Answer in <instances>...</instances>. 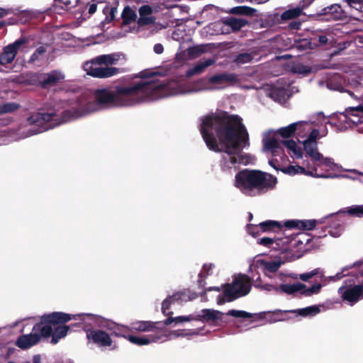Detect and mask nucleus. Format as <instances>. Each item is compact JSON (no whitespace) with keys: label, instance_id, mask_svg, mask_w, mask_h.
<instances>
[{"label":"nucleus","instance_id":"f257e3e1","mask_svg":"<svg viewBox=\"0 0 363 363\" xmlns=\"http://www.w3.org/2000/svg\"><path fill=\"white\" fill-rule=\"evenodd\" d=\"M63 92L57 93L45 105V112L32 113L16 131V139L22 140L43 133L57 125L104 108L129 106L141 103L138 82L116 89L108 88L94 91L93 98L86 96L67 101Z\"/></svg>","mask_w":363,"mask_h":363},{"label":"nucleus","instance_id":"f03ea898","mask_svg":"<svg viewBox=\"0 0 363 363\" xmlns=\"http://www.w3.org/2000/svg\"><path fill=\"white\" fill-rule=\"evenodd\" d=\"M201 133L207 147L213 151L221 152L220 167L230 173L240 164H253V155L243 152L250 146L248 133L237 115H228L217 111L202 118Z\"/></svg>","mask_w":363,"mask_h":363},{"label":"nucleus","instance_id":"7ed1b4c3","mask_svg":"<svg viewBox=\"0 0 363 363\" xmlns=\"http://www.w3.org/2000/svg\"><path fill=\"white\" fill-rule=\"evenodd\" d=\"M311 240V236L306 233L294 236L279 233L274 238L263 237L257 239V244L277 251L281 255L272 260L259 261L260 267L265 272H276L282 264L301 257L309 250Z\"/></svg>","mask_w":363,"mask_h":363},{"label":"nucleus","instance_id":"20e7f679","mask_svg":"<svg viewBox=\"0 0 363 363\" xmlns=\"http://www.w3.org/2000/svg\"><path fill=\"white\" fill-rule=\"evenodd\" d=\"M142 102H148L164 97L187 95V82L183 78H174L167 81L160 80L154 72L138 82Z\"/></svg>","mask_w":363,"mask_h":363},{"label":"nucleus","instance_id":"39448f33","mask_svg":"<svg viewBox=\"0 0 363 363\" xmlns=\"http://www.w3.org/2000/svg\"><path fill=\"white\" fill-rule=\"evenodd\" d=\"M277 182V178L268 173L245 169L235 175V186L243 194L255 196L272 190Z\"/></svg>","mask_w":363,"mask_h":363},{"label":"nucleus","instance_id":"423d86ee","mask_svg":"<svg viewBox=\"0 0 363 363\" xmlns=\"http://www.w3.org/2000/svg\"><path fill=\"white\" fill-rule=\"evenodd\" d=\"M72 319V315L62 312H52L40 317V323H36L29 334L21 335L16 340V345L23 350L37 345L42 337H50L55 323H67Z\"/></svg>","mask_w":363,"mask_h":363},{"label":"nucleus","instance_id":"0eeeda50","mask_svg":"<svg viewBox=\"0 0 363 363\" xmlns=\"http://www.w3.org/2000/svg\"><path fill=\"white\" fill-rule=\"evenodd\" d=\"M295 125L292 123L277 130H268L262 134V151L274 157L269 160V164L277 170L279 169V159L284 161L286 158L282 140L279 139V136L283 140L291 139L296 134Z\"/></svg>","mask_w":363,"mask_h":363},{"label":"nucleus","instance_id":"6e6552de","mask_svg":"<svg viewBox=\"0 0 363 363\" xmlns=\"http://www.w3.org/2000/svg\"><path fill=\"white\" fill-rule=\"evenodd\" d=\"M122 59H124V55L120 52L101 55L85 62L83 68L86 74L91 77L108 78L119 72V69L108 66L117 65Z\"/></svg>","mask_w":363,"mask_h":363},{"label":"nucleus","instance_id":"1a4fd4ad","mask_svg":"<svg viewBox=\"0 0 363 363\" xmlns=\"http://www.w3.org/2000/svg\"><path fill=\"white\" fill-rule=\"evenodd\" d=\"M251 289V281L245 274L235 276L231 284L224 286L222 296H219L218 304L232 301L239 297L249 294Z\"/></svg>","mask_w":363,"mask_h":363},{"label":"nucleus","instance_id":"9d476101","mask_svg":"<svg viewBox=\"0 0 363 363\" xmlns=\"http://www.w3.org/2000/svg\"><path fill=\"white\" fill-rule=\"evenodd\" d=\"M72 319H79L84 321L85 324L108 330L116 337L125 338L127 335H124V333L130 330L128 326L119 325L109 319L89 313L72 315Z\"/></svg>","mask_w":363,"mask_h":363},{"label":"nucleus","instance_id":"9b49d317","mask_svg":"<svg viewBox=\"0 0 363 363\" xmlns=\"http://www.w3.org/2000/svg\"><path fill=\"white\" fill-rule=\"evenodd\" d=\"M338 294L344 301L353 305L363 298V288L354 275H350L338 289Z\"/></svg>","mask_w":363,"mask_h":363},{"label":"nucleus","instance_id":"f8f14e48","mask_svg":"<svg viewBox=\"0 0 363 363\" xmlns=\"http://www.w3.org/2000/svg\"><path fill=\"white\" fill-rule=\"evenodd\" d=\"M294 124L298 141L308 138H323L328 135L327 128H318L319 125L314 121H300L295 122Z\"/></svg>","mask_w":363,"mask_h":363},{"label":"nucleus","instance_id":"ddd939ff","mask_svg":"<svg viewBox=\"0 0 363 363\" xmlns=\"http://www.w3.org/2000/svg\"><path fill=\"white\" fill-rule=\"evenodd\" d=\"M86 330V336L89 343H92L99 347H108L113 344V340L108 333L99 329Z\"/></svg>","mask_w":363,"mask_h":363},{"label":"nucleus","instance_id":"4468645a","mask_svg":"<svg viewBox=\"0 0 363 363\" xmlns=\"http://www.w3.org/2000/svg\"><path fill=\"white\" fill-rule=\"evenodd\" d=\"M28 42V40L26 38L22 37L13 43L6 46L0 55V65H5L11 63L15 59L21 46Z\"/></svg>","mask_w":363,"mask_h":363},{"label":"nucleus","instance_id":"2eb2a0df","mask_svg":"<svg viewBox=\"0 0 363 363\" xmlns=\"http://www.w3.org/2000/svg\"><path fill=\"white\" fill-rule=\"evenodd\" d=\"M223 313L213 309H203L195 313L196 321L206 322L211 325L217 326L223 321Z\"/></svg>","mask_w":363,"mask_h":363},{"label":"nucleus","instance_id":"dca6fc26","mask_svg":"<svg viewBox=\"0 0 363 363\" xmlns=\"http://www.w3.org/2000/svg\"><path fill=\"white\" fill-rule=\"evenodd\" d=\"M347 269H348L347 267H343L341 269V272H337L335 275L330 276V277H325L323 275V272L322 269L320 268H316L311 272L300 274L299 278L302 281H306L308 279L313 278V277H315L316 275H320V277L321 278V281L323 282L324 284H325L328 281H335L337 280L342 279L343 277H345L346 275H349L350 274V272H347V274H345V272Z\"/></svg>","mask_w":363,"mask_h":363},{"label":"nucleus","instance_id":"f3484780","mask_svg":"<svg viewBox=\"0 0 363 363\" xmlns=\"http://www.w3.org/2000/svg\"><path fill=\"white\" fill-rule=\"evenodd\" d=\"M237 82V77L234 74L221 73L208 77L210 91L220 89L230 83Z\"/></svg>","mask_w":363,"mask_h":363},{"label":"nucleus","instance_id":"a211bd4d","mask_svg":"<svg viewBox=\"0 0 363 363\" xmlns=\"http://www.w3.org/2000/svg\"><path fill=\"white\" fill-rule=\"evenodd\" d=\"M320 138H308L306 139L299 140V143L302 145L306 155L311 158L313 162L314 160H318L322 157V154L319 152L318 148L317 140Z\"/></svg>","mask_w":363,"mask_h":363},{"label":"nucleus","instance_id":"6ab92c4d","mask_svg":"<svg viewBox=\"0 0 363 363\" xmlns=\"http://www.w3.org/2000/svg\"><path fill=\"white\" fill-rule=\"evenodd\" d=\"M282 147L286 149L288 154L294 160L302 159L303 157V150L300 143H298L293 139L282 140Z\"/></svg>","mask_w":363,"mask_h":363},{"label":"nucleus","instance_id":"aec40b11","mask_svg":"<svg viewBox=\"0 0 363 363\" xmlns=\"http://www.w3.org/2000/svg\"><path fill=\"white\" fill-rule=\"evenodd\" d=\"M266 96L273 99L274 101L282 102L284 101L286 91L282 88L276 87L269 84H265L260 88Z\"/></svg>","mask_w":363,"mask_h":363},{"label":"nucleus","instance_id":"412c9836","mask_svg":"<svg viewBox=\"0 0 363 363\" xmlns=\"http://www.w3.org/2000/svg\"><path fill=\"white\" fill-rule=\"evenodd\" d=\"M65 75L60 71L54 70L45 74L40 79V82L43 88L48 89L55 86L57 82L64 79Z\"/></svg>","mask_w":363,"mask_h":363},{"label":"nucleus","instance_id":"4be33fe9","mask_svg":"<svg viewBox=\"0 0 363 363\" xmlns=\"http://www.w3.org/2000/svg\"><path fill=\"white\" fill-rule=\"evenodd\" d=\"M161 335H149L146 336H135V335H127L125 339H127L131 343L138 345H147L151 343L157 342L162 340Z\"/></svg>","mask_w":363,"mask_h":363},{"label":"nucleus","instance_id":"5701e85b","mask_svg":"<svg viewBox=\"0 0 363 363\" xmlns=\"http://www.w3.org/2000/svg\"><path fill=\"white\" fill-rule=\"evenodd\" d=\"M316 223L315 220H288L284 221V225L288 229L297 228L310 230L315 227Z\"/></svg>","mask_w":363,"mask_h":363},{"label":"nucleus","instance_id":"b1692460","mask_svg":"<svg viewBox=\"0 0 363 363\" xmlns=\"http://www.w3.org/2000/svg\"><path fill=\"white\" fill-rule=\"evenodd\" d=\"M213 59H203L194 64L186 71V76L189 77L199 75L203 73L205 69L215 63Z\"/></svg>","mask_w":363,"mask_h":363},{"label":"nucleus","instance_id":"393cba45","mask_svg":"<svg viewBox=\"0 0 363 363\" xmlns=\"http://www.w3.org/2000/svg\"><path fill=\"white\" fill-rule=\"evenodd\" d=\"M281 170L284 173L288 174L289 175H295L297 174H303L310 175V176L317 177V178L328 177V176H326L325 174H318V172H316V169H315L312 171H306L304 167H301L299 165H296V166L291 165L287 167H284V168L281 169Z\"/></svg>","mask_w":363,"mask_h":363},{"label":"nucleus","instance_id":"a878e982","mask_svg":"<svg viewBox=\"0 0 363 363\" xmlns=\"http://www.w3.org/2000/svg\"><path fill=\"white\" fill-rule=\"evenodd\" d=\"M186 294L184 292H177L172 296L165 298L162 304V311L165 315H170L172 312L169 311L172 303L179 301H186Z\"/></svg>","mask_w":363,"mask_h":363},{"label":"nucleus","instance_id":"bb28decb","mask_svg":"<svg viewBox=\"0 0 363 363\" xmlns=\"http://www.w3.org/2000/svg\"><path fill=\"white\" fill-rule=\"evenodd\" d=\"M187 86L189 94L203 91H210L208 78L203 77L191 83L187 82Z\"/></svg>","mask_w":363,"mask_h":363},{"label":"nucleus","instance_id":"cd10ccee","mask_svg":"<svg viewBox=\"0 0 363 363\" xmlns=\"http://www.w3.org/2000/svg\"><path fill=\"white\" fill-rule=\"evenodd\" d=\"M283 227H284V222L272 220L263 221L255 226L257 228V233L259 231L262 233L276 231L277 230H281Z\"/></svg>","mask_w":363,"mask_h":363},{"label":"nucleus","instance_id":"c85d7f7f","mask_svg":"<svg viewBox=\"0 0 363 363\" xmlns=\"http://www.w3.org/2000/svg\"><path fill=\"white\" fill-rule=\"evenodd\" d=\"M305 288V284L301 283L280 284H278L277 294L293 295Z\"/></svg>","mask_w":363,"mask_h":363},{"label":"nucleus","instance_id":"c756f323","mask_svg":"<svg viewBox=\"0 0 363 363\" xmlns=\"http://www.w3.org/2000/svg\"><path fill=\"white\" fill-rule=\"evenodd\" d=\"M223 23L230 28L232 31H238L245 27L248 21L242 18L227 17L223 20Z\"/></svg>","mask_w":363,"mask_h":363},{"label":"nucleus","instance_id":"7c9ffc66","mask_svg":"<svg viewBox=\"0 0 363 363\" xmlns=\"http://www.w3.org/2000/svg\"><path fill=\"white\" fill-rule=\"evenodd\" d=\"M62 323H55V326L52 327V333L50 335H52L51 342L53 344L57 343L59 340L65 337L69 330V327L67 325L57 326V324Z\"/></svg>","mask_w":363,"mask_h":363},{"label":"nucleus","instance_id":"2f4dec72","mask_svg":"<svg viewBox=\"0 0 363 363\" xmlns=\"http://www.w3.org/2000/svg\"><path fill=\"white\" fill-rule=\"evenodd\" d=\"M155 324L151 321H137L131 324L130 329L140 332H150L154 330Z\"/></svg>","mask_w":363,"mask_h":363},{"label":"nucleus","instance_id":"473e14b6","mask_svg":"<svg viewBox=\"0 0 363 363\" xmlns=\"http://www.w3.org/2000/svg\"><path fill=\"white\" fill-rule=\"evenodd\" d=\"M315 167L314 168L317 169L318 167L324 168L325 170H335L337 164L334 162L333 160L330 157H324L322 155V157L318 160H314L313 162Z\"/></svg>","mask_w":363,"mask_h":363},{"label":"nucleus","instance_id":"72a5a7b5","mask_svg":"<svg viewBox=\"0 0 363 363\" xmlns=\"http://www.w3.org/2000/svg\"><path fill=\"white\" fill-rule=\"evenodd\" d=\"M205 46L203 45H199L188 48L185 50V55L188 59L193 60L199 57L203 52H205Z\"/></svg>","mask_w":363,"mask_h":363},{"label":"nucleus","instance_id":"f704fd0d","mask_svg":"<svg viewBox=\"0 0 363 363\" xmlns=\"http://www.w3.org/2000/svg\"><path fill=\"white\" fill-rule=\"evenodd\" d=\"M326 13L331 15V18L335 21L341 20L345 14L341 6L339 4H333L325 9Z\"/></svg>","mask_w":363,"mask_h":363},{"label":"nucleus","instance_id":"c9c22d12","mask_svg":"<svg viewBox=\"0 0 363 363\" xmlns=\"http://www.w3.org/2000/svg\"><path fill=\"white\" fill-rule=\"evenodd\" d=\"M290 312L296 313L298 315L303 317L313 316L320 313V309L316 306H311L298 310L290 311Z\"/></svg>","mask_w":363,"mask_h":363},{"label":"nucleus","instance_id":"e433bc0d","mask_svg":"<svg viewBox=\"0 0 363 363\" xmlns=\"http://www.w3.org/2000/svg\"><path fill=\"white\" fill-rule=\"evenodd\" d=\"M256 12V9L247 6H240L231 8L230 13L238 15L252 16Z\"/></svg>","mask_w":363,"mask_h":363},{"label":"nucleus","instance_id":"4c0bfd02","mask_svg":"<svg viewBox=\"0 0 363 363\" xmlns=\"http://www.w3.org/2000/svg\"><path fill=\"white\" fill-rule=\"evenodd\" d=\"M254 286L255 288L267 291L269 292H272L275 294H277L278 291V284H262L260 283V277H257L256 279L254 280Z\"/></svg>","mask_w":363,"mask_h":363},{"label":"nucleus","instance_id":"58836bf2","mask_svg":"<svg viewBox=\"0 0 363 363\" xmlns=\"http://www.w3.org/2000/svg\"><path fill=\"white\" fill-rule=\"evenodd\" d=\"M215 268H216L215 264H212V263L203 264L202 269L199 275V284L201 286H204V284H202V282H203L202 278L206 277L209 275L213 274Z\"/></svg>","mask_w":363,"mask_h":363},{"label":"nucleus","instance_id":"ea45409f","mask_svg":"<svg viewBox=\"0 0 363 363\" xmlns=\"http://www.w3.org/2000/svg\"><path fill=\"white\" fill-rule=\"evenodd\" d=\"M45 52V48L43 46H40L30 56L29 62L38 63L41 62L44 59Z\"/></svg>","mask_w":363,"mask_h":363},{"label":"nucleus","instance_id":"a19ab883","mask_svg":"<svg viewBox=\"0 0 363 363\" xmlns=\"http://www.w3.org/2000/svg\"><path fill=\"white\" fill-rule=\"evenodd\" d=\"M226 315L240 319H248L254 316L253 313H250L245 311L234 309L228 311L226 313Z\"/></svg>","mask_w":363,"mask_h":363},{"label":"nucleus","instance_id":"79ce46f5","mask_svg":"<svg viewBox=\"0 0 363 363\" xmlns=\"http://www.w3.org/2000/svg\"><path fill=\"white\" fill-rule=\"evenodd\" d=\"M136 17L137 15L134 10H133L131 8L128 6L124 8L122 13V18L124 23H129L135 21Z\"/></svg>","mask_w":363,"mask_h":363},{"label":"nucleus","instance_id":"37998d69","mask_svg":"<svg viewBox=\"0 0 363 363\" xmlns=\"http://www.w3.org/2000/svg\"><path fill=\"white\" fill-rule=\"evenodd\" d=\"M291 70L296 74H299L303 76H306L311 72L312 69L309 66L305 65L301 63L295 64L293 65Z\"/></svg>","mask_w":363,"mask_h":363},{"label":"nucleus","instance_id":"c03bdc74","mask_svg":"<svg viewBox=\"0 0 363 363\" xmlns=\"http://www.w3.org/2000/svg\"><path fill=\"white\" fill-rule=\"evenodd\" d=\"M321 288H322V284H315L308 288H306V286H305V288L303 289L301 291H299V292H301V294L304 296H311L312 295L319 294Z\"/></svg>","mask_w":363,"mask_h":363},{"label":"nucleus","instance_id":"a18cd8bd","mask_svg":"<svg viewBox=\"0 0 363 363\" xmlns=\"http://www.w3.org/2000/svg\"><path fill=\"white\" fill-rule=\"evenodd\" d=\"M302 13V9L296 7L286 11L281 14V18L284 20H289L299 16Z\"/></svg>","mask_w":363,"mask_h":363},{"label":"nucleus","instance_id":"49530a36","mask_svg":"<svg viewBox=\"0 0 363 363\" xmlns=\"http://www.w3.org/2000/svg\"><path fill=\"white\" fill-rule=\"evenodd\" d=\"M343 213L357 217L363 216V205H355L342 211Z\"/></svg>","mask_w":363,"mask_h":363},{"label":"nucleus","instance_id":"de8ad7c7","mask_svg":"<svg viewBox=\"0 0 363 363\" xmlns=\"http://www.w3.org/2000/svg\"><path fill=\"white\" fill-rule=\"evenodd\" d=\"M160 335L162 336L161 340L165 341L166 340H172L179 337H184L187 335V334L182 333V330H176Z\"/></svg>","mask_w":363,"mask_h":363},{"label":"nucleus","instance_id":"09e8293b","mask_svg":"<svg viewBox=\"0 0 363 363\" xmlns=\"http://www.w3.org/2000/svg\"><path fill=\"white\" fill-rule=\"evenodd\" d=\"M174 325H180L185 322L196 320L195 313L190 314L189 315H180L174 317Z\"/></svg>","mask_w":363,"mask_h":363},{"label":"nucleus","instance_id":"8fccbe9b","mask_svg":"<svg viewBox=\"0 0 363 363\" xmlns=\"http://www.w3.org/2000/svg\"><path fill=\"white\" fill-rule=\"evenodd\" d=\"M252 58V55L250 53H242L237 56L235 62L238 65H243L250 62Z\"/></svg>","mask_w":363,"mask_h":363},{"label":"nucleus","instance_id":"3c124183","mask_svg":"<svg viewBox=\"0 0 363 363\" xmlns=\"http://www.w3.org/2000/svg\"><path fill=\"white\" fill-rule=\"evenodd\" d=\"M18 106L15 103H7L0 106V114L11 112L17 109Z\"/></svg>","mask_w":363,"mask_h":363},{"label":"nucleus","instance_id":"603ef678","mask_svg":"<svg viewBox=\"0 0 363 363\" xmlns=\"http://www.w3.org/2000/svg\"><path fill=\"white\" fill-rule=\"evenodd\" d=\"M18 106L15 103H7L0 106V114L11 112L17 109Z\"/></svg>","mask_w":363,"mask_h":363},{"label":"nucleus","instance_id":"864d4df0","mask_svg":"<svg viewBox=\"0 0 363 363\" xmlns=\"http://www.w3.org/2000/svg\"><path fill=\"white\" fill-rule=\"evenodd\" d=\"M185 30L184 29L181 28H177L175 29L172 35V38L173 40L178 41L179 43L184 42L186 40V39L184 37V33ZM189 39V38H186V40Z\"/></svg>","mask_w":363,"mask_h":363},{"label":"nucleus","instance_id":"5fc2aeb1","mask_svg":"<svg viewBox=\"0 0 363 363\" xmlns=\"http://www.w3.org/2000/svg\"><path fill=\"white\" fill-rule=\"evenodd\" d=\"M347 4L359 11H363V0H345Z\"/></svg>","mask_w":363,"mask_h":363},{"label":"nucleus","instance_id":"6e6d98bb","mask_svg":"<svg viewBox=\"0 0 363 363\" xmlns=\"http://www.w3.org/2000/svg\"><path fill=\"white\" fill-rule=\"evenodd\" d=\"M155 18L153 16H140L138 20V24L139 26H145L153 23L155 22Z\"/></svg>","mask_w":363,"mask_h":363},{"label":"nucleus","instance_id":"4d7b16f0","mask_svg":"<svg viewBox=\"0 0 363 363\" xmlns=\"http://www.w3.org/2000/svg\"><path fill=\"white\" fill-rule=\"evenodd\" d=\"M152 13V9L149 5H143L139 9L140 16H150Z\"/></svg>","mask_w":363,"mask_h":363},{"label":"nucleus","instance_id":"13d9d810","mask_svg":"<svg viewBox=\"0 0 363 363\" xmlns=\"http://www.w3.org/2000/svg\"><path fill=\"white\" fill-rule=\"evenodd\" d=\"M340 123L342 124L344 127H347L349 125L348 116L344 113H340L336 116Z\"/></svg>","mask_w":363,"mask_h":363},{"label":"nucleus","instance_id":"bf43d9fd","mask_svg":"<svg viewBox=\"0 0 363 363\" xmlns=\"http://www.w3.org/2000/svg\"><path fill=\"white\" fill-rule=\"evenodd\" d=\"M153 50L156 54H162L164 51V47L161 43H157L153 47Z\"/></svg>","mask_w":363,"mask_h":363},{"label":"nucleus","instance_id":"052dcab7","mask_svg":"<svg viewBox=\"0 0 363 363\" xmlns=\"http://www.w3.org/2000/svg\"><path fill=\"white\" fill-rule=\"evenodd\" d=\"M328 87L330 89L338 90L341 92L344 91L343 88L341 86H338L337 87H333L332 85V82L330 81L328 82Z\"/></svg>","mask_w":363,"mask_h":363},{"label":"nucleus","instance_id":"680f3d73","mask_svg":"<svg viewBox=\"0 0 363 363\" xmlns=\"http://www.w3.org/2000/svg\"><path fill=\"white\" fill-rule=\"evenodd\" d=\"M9 13H10V11L9 9L0 8V18H3Z\"/></svg>","mask_w":363,"mask_h":363},{"label":"nucleus","instance_id":"e2e57ef3","mask_svg":"<svg viewBox=\"0 0 363 363\" xmlns=\"http://www.w3.org/2000/svg\"><path fill=\"white\" fill-rule=\"evenodd\" d=\"M174 317H169L168 318H167L164 321V323L166 325H171L172 323H174Z\"/></svg>","mask_w":363,"mask_h":363},{"label":"nucleus","instance_id":"0e129e2a","mask_svg":"<svg viewBox=\"0 0 363 363\" xmlns=\"http://www.w3.org/2000/svg\"><path fill=\"white\" fill-rule=\"evenodd\" d=\"M318 41L320 44L325 45L328 42V38L325 35H320L318 38Z\"/></svg>","mask_w":363,"mask_h":363},{"label":"nucleus","instance_id":"69168bd1","mask_svg":"<svg viewBox=\"0 0 363 363\" xmlns=\"http://www.w3.org/2000/svg\"><path fill=\"white\" fill-rule=\"evenodd\" d=\"M350 172L355 173V174H358L359 175H360L361 178L359 179V181L363 183V172H359L356 169H351V170H350Z\"/></svg>","mask_w":363,"mask_h":363},{"label":"nucleus","instance_id":"338daca9","mask_svg":"<svg viewBox=\"0 0 363 363\" xmlns=\"http://www.w3.org/2000/svg\"><path fill=\"white\" fill-rule=\"evenodd\" d=\"M96 10V6L95 4H91L89 9V13H94Z\"/></svg>","mask_w":363,"mask_h":363},{"label":"nucleus","instance_id":"774afa93","mask_svg":"<svg viewBox=\"0 0 363 363\" xmlns=\"http://www.w3.org/2000/svg\"><path fill=\"white\" fill-rule=\"evenodd\" d=\"M33 362V363H40V357L39 355L34 356Z\"/></svg>","mask_w":363,"mask_h":363}]
</instances>
